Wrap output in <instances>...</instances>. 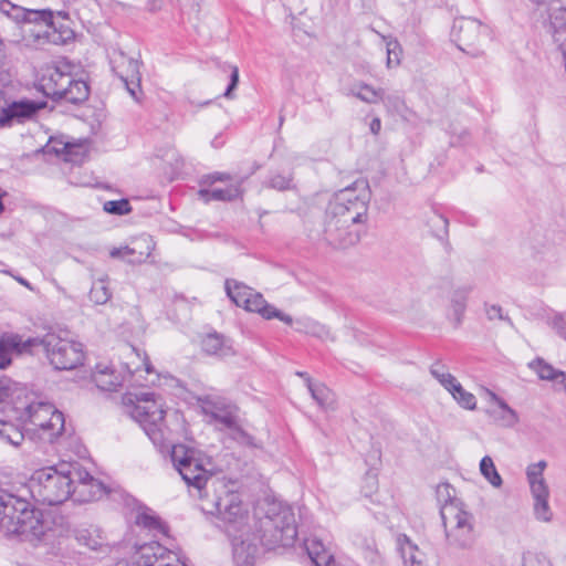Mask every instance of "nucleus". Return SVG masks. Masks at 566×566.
<instances>
[{"instance_id": "9d476101", "label": "nucleus", "mask_w": 566, "mask_h": 566, "mask_svg": "<svg viewBox=\"0 0 566 566\" xmlns=\"http://www.w3.org/2000/svg\"><path fill=\"white\" fill-rule=\"evenodd\" d=\"M22 418L39 429L42 439L53 442L64 431V415L52 403L36 401L30 403Z\"/></svg>"}, {"instance_id": "5701e85b", "label": "nucleus", "mask_w": 566, "mask_h": 566, "mask_svg": "<svg viewBox=\"0 0 566 566\" xmlns=\"http://www.w3.org/2000/svg\"><path fill=\"white\" fill-rule=\"evenodd\" d=\"M93 381L101 390L112 391L122 386L123 376L112 365L99 363L92 374Z\"/></svg>"}, {"instance_id": "b1692460", "label": "nucleus", "mask_w": 566, "mask_h": 566, "mask_svg": "<svg viewBox=\"0 0 566 566\" xmlns=\"http://www.w3.org/2000/svg\"><path fill=\"white\" fill-rule=\"evenodd\" d=\"M244 179L241 178L238 182L230 185L226 188H201L198 191V196L205 200L206 202H209L211 200L213 201H233L242 196V184Z\"/></svg>"}, {"instance_id": "6e6d98bb", "label": "nucleus", "mask_w": 566, "mask_h": 566, "mask_svg": "<svg viewBox=\"0 0 566 566\" xmlns=\"http://www.w3.org/2000/svg\"><path fill=\"white\" fill-rule=\"evenodd\" d=\"M451 491H453V489L448 483L440 484V485H438V489H437V492H438L439 495H442L443 493H446L448 499H451Z\"/></svg>"}, {"instance_id": "2f4dec72", "label": "nucleus", "mask_w": 566, "mask_h": 566, "mask_svg": "<svg viewBox=\"0 0 566 566\" xmlns=\"http://www.w3.org/2000/svg\"><path fill=\"white\" fill-rule=\"evenodd\" d=\"M24 441V433L11 421L0 420V442L18 448Z\"/></svg>"}, {"instance_id": "f3484780", "label": "nucleus", "mask_w": 566, "mask_h": 566, "mask_svg": "<svg viewBox=\"0 0 566 566\" xmlns=\"http://www.w3.org/2000/svg\"><path fill=\"white\" fill-rule=\"evenodd\" d=\"M38 347V336L23 338L14 333L0 336V368L4 369L12 361L13 354H31Z\"/></svg>"}, {"instance_id": "37998d69", "label": "nucleus", "mask_w": 566, "mask_h": 566, "mask_svg": "<svg viewBox=\"0 0 566 566\" xmlns=\"http://www.w3.org/2000/svg\"><path fill=\"white\" fill-rule=\"evenodd\" d=\"M111 292L105 280H97L90 291V298L96 304H105L111 298Z\"/></svg>"}, {"instance_id": "bf43d9fd", "label": "nucleus", "mask_w": 566, "mask_h": 566, "mask_svg": "<svg viewBox=\"0 0 566 566\" xmlns=\"http://www.w3.org/2000/svg\"><path fill=\"white\" fill-rule=\"evenodd\" d=\"M17 281H18L20 284H22V285H24L25 287H28L29 290H33V289H32V286H31V284H30L25 279H23V277H17Z\"/></svg>"}, {"instance_id": "5fc2aeb1", "label": "nucleus", "mask_w": 566, "mask_h": 566, "mask_svg": "<svg viewBox=\"0 0 566 566\" xmlns=\"http://www.w3.org/2000/svg\"><path fill=\"white\" fill-rule=\"evenodd\" d=\"M369 129L374 135H378L381 129V120L378 117L371 119L369 124Z\"/></svg>"}, {"instance_id": "423d86ee", "label": "nucleus", "mask_w": 566, "mask_h": 566, "mask_svg": "<svg viewBox=\"0 0 566 566\" xmlns=\"http://www.w3.org/2000/svg\"><path fill=\"white\" fill-rule=\"evenodd\" d=\"M39 90L52 101H64L74 105L84 103L90 96V86L85 81L75 78L59 67L49 70L40 78Z\"/></svg>"}, {"instance_id": "c9c22d12", "label": "nucleus", "mask_w": 566, "mask_h": 566, "mask_svg": "<svg viewBox=\"0 0 566 566\" xmlns=\"http://www.w3.org/2000/svg\"><path fill=\"white\" fill-rule=\"evenodd\" d=\"M296 331L313 334L319 338H327L328 332L319 321H285Z\"/></svg>"}, {"instance_id": "49530a36", "label": "nucleus", "mask_w": 566, "mask_h": 566, "mask_svg": "<svg viewBox=\"0 0 566 566\" xmlns=\"http://www.w3.org/2000/svg\"><path fill=\"white\" fill-rule=\"evenodd\" d=\"M223 70L230 71V82L223 93V96L227 98H232L233 97L232 92L237 88L238 83H239V69L235 65L224 64Z\"/></svg>"}, {"instance_id": "20e7f679", "label": "nucleus", "mask_w": 566, "mask_h": 566, "mask_svg": "<svg viewBox=\"0 0 566 566\" xmlns=\"http://www.w3.org/2000/svg\"><path fill=\"white\" fill-rule=\"evenodd\" d=\"M75 463L60 462L34 471L30 480L33 497L48 505H57L69 500L73 490V475H81L74 470Z\"/></svg>"}, {"instance_id": "f257e3e1", "label": "nucleus", "mask_w": 566, "mask_h": 566, "mask_svg": "<svg viewBox=\"0 0 566 566\" xmlns=\"http://www.w3.org/2000/svg\"><path fill=\"white\" fill-rule=\"evenodd\" d=\"M127 415L143 428L155 447L171 448V460L184 481L197 489L201 509L217 515L226 524H239L247 517L240 495L223 479L214 478L205 468L199 451L185 444H172L165 422L164 403L154 392L127 394L123 398Z\"/></svg>"}, {"instance_id": "1a4fd4ad", "label": "nucleus", "mask_w": 566, "mask_h": 566, "mask_svg": "<svg viewBox=\"0 0 566 566\" xmlns=\"http://www.w3.org/2000/svg\"><path fill=\"white\" fill-rule=\"evenodd\" d=\"M224 290L232 303L249 313L259 314L262 318H291L269 304L260 292L242 282L227 279Z\"/></svg>"}, {"instance_id": "4be33fe9", "label": "nucleus", "mask_w": 566, "mask_h": 566, "mask_svg": "<svg viewBox=\"0 0 566 566\" xmlns=\"http://www.w3.org/2000/svg\"><path fill=\"white\" fill-rule=\"evenodd\" d=\"M202 349L212 356L221 358L235 355L232 340L224 335L212 332L201 339Z\"/></svg>"}, {"instance_id": "a19ab883", "label": "nucleus", "mask_w": 566, "mask_h": 566, "mask_svg": "<svg viewBox=\"0 0 566 566\" xmlns=\"http://www.w3.org/2000/svg\"><path fill=\"white\" fill-rule=\"evenodd\" d=\"M0 11L22 25L28 9L14 4L10 0H0Z\"/></svg>"}, {"instance_id": "4468645a", "label": "nucleus", "mask_w": 566, "mask_h": 566, "mask_svg": "<svg viewBox=\"0 0 566 566\" xmlns=\"http://www.w3.org/2000/svg\"><path fill=\"white\" fill-rule=\"evenodd\" d=\"M111 66L117 77L125 84L129 94L137 99L140 73L137 60L127 56L122 51H114L111 56Z\"/></svg>"}, {"instance_id": "4c0bfd02", "label": "nucleus", "mask_w": 566, "mask_h": 566, "mask_svg": "<svg viewBox=\"0 0 566 566\" xmlns=\"http://www.w3.org/2000/svg\"><path fill=\"white\" fill-rule=\"evenodd\" d=\"M135 523L138 526H143L144 528H147L149 531H156L158 533H166V527L161 523V521L150 514L148 511H142L136 515Z\"/></svg>"}, {"instance_id": "c03bdc74", "label": "nucleus", "mask_w": 566, "mask_h": 566, "mask_svg": "<svg viewBox=\"0 0 566 566\" xmlns=\"http://www.w3.org/2000/svg\"><path fill=\"white\" fill-rule=\"evenodd\" d=\"M265 187L285 191L293 188V177L292 175H282V174H272L266 181L264 182Z\"/></svg>"}, {"instance_id": "2eb2a0df", "label": "nucleus", "mask_w": 566, "mask_h": 566, "mask_svg": "<svg viewBox=\"0 0 566 566\" xmlns=\"http://www.w3.org/2000/svg\"><path fill=\"white\" fill-rule=\"evenodd\" d=\"M78 476L73 475V490L72 495L74 501L80 503L91 502L99 500L105 493L106 489L104 484L97 479L93 478L81 464L75 463V469Z\"/></svg>"}, {"instance_id": "603ef678", "label": "nucleus", "mask_w": 566, "mask_h": 566, "mask_svg": "<svg viewBox=\"0 0 566 566\" xmlns=\"http://www.w3.org/2000/svg\"><path fill=\"white\" fill-rule=\"evenodd\" d=\"M523 566H552V565L546 560H541L535 557H528V558H524Z\"/></svg>"}, {"instance_id": "c756f323", "label": "nucleus", "mask_w": 566, "mask_h": 566, "mask_svg": "<svg viewBox=\"0 0 566 566\" xmlns=\"http://www.w3.org/2000/svg\"><path fill=\"white\" fill-rule=\"evenodd\" d=\"M528 367L534 370L543 380L554 381L557 385L559 381L566 380V374L562 370L555 369L552 365L547 364L542 358H536L528 364Z\"/></svg>"}, {"instance_id": "9b49d317", "label": "nucleus", "mask_w": 566, "mask_h": 566, "mask_svg": "<svg viewBox=\"0 0 566 566\" xmlns=\"http://www.w3.org/2000/svg\"><path fill=\"white\" fill-rule=\"evenodd\" d=\"M547 467L545 460L531 463L526 468V478L533 497V512L539 522L548 523L553 518V512L548 504L549 488L544 479V471Z\"/></svg>"}, {"instance_id": "f8f14e48", "label": "nucleus", "mask_w": 566, "mask_h": 566, "mask_svg": "<svg viewBox=\"0 0 566 566\" xmlns=\"http://www.w3.org/2000/svg\"><path fill=\"white\" fill-rule=\"evenodd\" d=\"M134 566H186L177 553L167 549L158 542L140 545L133 559Z\"/></svg>"}, {"instance_id": "8fccbe9b", "label": "nucleus", "mask_w": 566, "mask_h": 566, "mask_svg": "<svg viewBox=\"0 0 566 566\" xmlns=\"http://www.w3.org/2000/svg\"><path fill=\"white\" fill-rule=\"evenodd\" d=\"M232 177L227 172H213L203 176L200 180V186H212L217 181H230Z\"/></svg>"}, {"instance_id": "a211bd4d", "label": "nucleus", "mask_w": 566, "mask_h": 566, "mask_svg": "<svg viewBox=\"0 0 566 566\" xmlns=\"http://www.w3.org/2000/svg\"><path fill=\"white\" fill-rule=\"evenodd\" d=\"M360 232L361 226L353 227L350 223L338 221L336 222V231L334 234L337 241H334L328 232V216H325L323 238L335 249H346L356 244L360 239Z\"/></svg>"}, {"instance_id": "72a5a7b5", "label": "nucleus", "mask_w": 566, "mask_h": 566, "mask_svg": "<svg viewBox=\"0 0 566 566\" xmlns=\"http://www.w3.org/2000/svg\"><path fill=\"white\" fill-rule=\"evenodd\" d=\"M76 541L80 545L86 546L92 551L102 549L104 546V538L102 532L97 527L80 530L76 533Z\"/></svg>"}, {"instance_id": "de8ad7c7", "label": "nucleus", "mask_w": 566, "mask_h": 566, "mask_svg": "<svg viewBox=\"0 0 566 566\" xmlns=\"http://www.w3.org/2000/svg\"><path fill=\"white\" fill-rule=\"evenodd\" d=\"M364 484L361 485V492L365 496H370L376 492L378 488L377 474L373 471H368L364 476Z\"/></svg>"}, {"instance_id": "13d9d810", "label": "nucleus", "mask_w": 566, "mask_h": 566, "mask_svg": "<svg viewBox=\"0 0 566 566\" xmlns=\"http://www.w3.org/2000/svg\"><path fill=\"white\" fill-rule=\"evenodd\" d=\"M144 365H145V370L149 374L153 371V367H151V364L148 359L147 356H145V359H144Z\"/></svg>"}, {"instance_id": "7ed1b4c3", "label": "nucleus", "mask_w": 566, "mask_h": 566, "mask_svg": "<svg viewBox=\"0 0 566 566\" xmlns=\"http://www.w3.org/2000/svg\"><path fill=\"white\" fill-rule=\"evenodd\" d=\"M0 532L34 541L44 535L45 525L41 514L27 500L0 490Z\"/></svg>"}, {"instance_id": "680f3d73", "label": "nucleus", "mask_w": 566, "mask_h": 566, "mask_svg": "<svg viewBox=\"0 0 566 566\" xmlns=\"http://www.w3.org/2000/svg\"><path fill=\"white\" fill-rule=\"evenodd\" d=\"M562 20L564 21V27L566 29V8H564L562 11Z\"/></svg>"}, {"instance_id": "bb28decb", "label": "nucleus", "mask_w": 566, "mask_h": 566, "mask_svg": "<svg viewBox=\"0 0 566 566\" xmlns=\"http://www.w3.org/2000/svg\"><path fill=\"white\" fill-rule=\"evenodd\" d=\"M398 547L405 566H426V554L408 536L398 537Z\"/></svg>"}, {"instance_id": "7c9ffc66", "label": "nucleus", "mask_w": 566, "mask_h": 566, "mask_svg": "<svg viewBox=\"0 0 566 566\" xmlns=\"http://www.w3.org/2000/svg\"><path fill=\"white\" fill-rule=\"evenodd\" d=\"M491 398L496 402L497 409L492 411L496 421L503 427H513L518 422V416L503 399L499 398L495 394L491 392Z\"/></svg>"}, {"instance_id": "f03ea898", "label": "nucleus", "mask_w": 566, "mask_h": 566, "mask_svg": "<svg viewBox=\"0 0 566 566\" xmlns=\"http://www.w3.org/2000/svg\"><path fill=\"white\" fill-rule=\"evenodd\" d=\"M370 198L369 184L364 178L355 180L333 196L328 202L326 216H328V232L334 241H337L334 237L336 222L343 221L353 227L366 222Z\"/></svg>"}, {"instance_id": "39448f33", "label": "nucleus", "mask_w": 566, "mask_h": 566, "mask_svg": "<svg viewBox=\"0 0 566 566\" xmlns=\"http://www.w3.org/2000/svg\"><path fill=\"white\" fill-rule=\"evenodd\" d=\"M260 541L268 548L290 546L297 536L295 515L292 509L282 503H271L266 514L260 518Z\"/></svg>"}, {"instance_id": "79ce46f5", "label": "nucleus", "mask_w": 566, "mask_h": 566, "mask_svg": "<svg viewBox=\"0 0 566 566\" xmlns=\"http://www.w3.org/2000/svg\"><path fill=\"white\" fill-rule=\"evenodd\" d=\"M429 223L432 228L433 234L441 241L447 240L449 233V220L439 213H434L430 218ZM446 245L449 247V242L446 241Z\"/></svg>"}, {"instance_id": "4d7b16f0", "label": "nucleus", "mask_w": 566, "mask_h": 566, "mask_svg": "<svg viewBox=\"0 0 566 566\" xmlns=\"http://www.w3.org/2000/svg\"><path fill=\"white\" fill-rule=\"evenodd\" d=\"M564 324H565V321L563 319H559V321H553V328L557 331V333L565 337L566 338V335H564L563 333V329H564Z\"/></svg>"}, {"instance_id": "393cba45", "label": "nucleus", "mask_w": 566, "mask_h": 566, "mask_svg": "<svg viewBox=\"0 0 566 566\" xmlns=\"http://www.w3.org/2000/svg\"><path fill=\"white\" fill-rule=\"evenodd\" d=\"M49 24L50 28L45 29L41 44L51 43L61 45L65 44L74 38V32L69 25H66L64 22H61L60 20H55L54 12L52 13V18L50 19Z\"/></svg>"}, {"instance_id": "473e14b6", "label": "nucleus", "mask_w": 566, "mask_h": 566, "mask_svg": "<svg viewBox=\"0 0 566 566\" xmlns=\"http://www.w3.org/2000/svg\"><path fill=\"white\" fill-rule=\"evenodd\" d=\"M258 547L247 541L233 544V559L237 566H253Z\"/></svg>"}, {"instance_id": "6e6552de", "label": "nucleus", "mask_w": 566, "mask_h": 566, "mask_svg": "<svg viewBox=\"0 0 566 566\" xmlns=\"http://www.w3.org/2000/svg\"><path fill=\"white\" fill-rule=\"evenodd\" d=\"M441 518L450 545L469 548L474 543L473 515L454 501L441 507Z\"/></svg>"}, {"instance_id": "0eeeda50", "label": "nucleus", "mask_w": 566, "mask_h": 566, "mask_svg": "<svg viewBox=\"0 0 566 566\" xmlns=\"http://www.w3.org/2000/svg\"><path fill=\"white\" fill-rule=\"evenodd\" d=\"M38 346L44 348L50 364L55 369H75L85 358L83 344L62 336L61 333L49 332L42 338L38 337Z\"/></svg>"}, {"instance_id": "ea45409f", "label": "nucleus", "mask_w": 566, "mask_h": 566, "mask_svg": "<svg viewBox=\"0 0 566 566\" xmlns=\"http://www.w3.org/2000/svg\"><path fill=\"white\" fill-rule=\"evenodd\" d=\"M454 400L463 408L473 410L476 407L475 396L467 391L460 382L450 391Z\"/></svg>"}, {"instance_id": "dca6fc26", "label": "nucleus", "mask_w": 566, "mask_h": 566, "mask_svg": "<svg viewBox=\"0 0 566 566\" xmlns=\"http://www.w3.org/2000/svg\"><path fill=\"white\" fill-rule=\"evenodd\" d=\"M199 403L203 413L210 416L226 428L235 426L237 408L227 399L220 396L207 395L199 398Z\"/></svg>"}, {"instance_id": "864d4df0", "label": "nucleus", "mask_w": 566, "mask_h": 566, "mask_svg": "<svg viewBox=\"0 0 566 566\" xmlns=\"http://www.w3.org/2000/svg\"><path fill=\"white\" fill-rule=\"evenodd\" d=\"M488 318H504L503 315H502L501 307L492 305L488 310Z\"/></svg>"}, {"instance_id": "e2e57ef3", "label": "nucleus", "mask_w": 566, "mask_h": 566, "mask_svg": "<svg viewBox=\"0 0 566 566\" xmlns=\"http://www.w3.org/2000/svg\"><path fill=\"white\" fill-rule=\"evenodd\" d=\"M296 376L302 377L306 380V376H308L306 373L303 371H296Z\"/></svg>"}, {"instance_id": "aec40b11", "label": "nucleus", "mask_w": 566, "mask_h": 566, "mask_svg": "<svg viewBox=\"0 0 566 566\" xmlns=\"http://www.w3.org/2000/svg\"><path fill=\"white\" fill-rule=\"evenodd\" d=\"M483 25L475 19L467 18L457 20L453 24V33L457 35L458 46L464 51V46L471 48L479 42Z\"/></svg>"}, {"instance_id": "a878e982", "label": "nucleus", "mask_w": 566, "mask_h": 566, "mask_svg": "<svg viewBox=\"0 0 566 566\" xmlns=\"http://www.w3.org/2000/svg\"><path fill=\"white\" fill-rule=\"evenodd\" d=\"M305 549L314 566H337L334 556L317 537L306 538Z\"/></svg>"}, {"instance_id": "c85d7f7f", "label": "nucleus", "mask_w": 566, "mask_h": 566, "mask_svg": "<svg viewBox=\"0 0 566 566\" xmlns=\"http://www.w3.org/2000/svg\"><path fill=\"white\" fill-rule=\"evenodd\" d=\"M349 94L367 104H376L384 99L385 91L382 88H375L364 82H358L352 85Z\"/></svg>"}, {"instance_id": "ddd939ff", "label": "nucleus", "mask_w": 566, "mask_h": 566, "mask_svg": "<svg viewBox=\"0 0 566 566\" xmlns=\"http://www.w3.org/2000/svg\"><path fill=\"white\" fill-rule=\"evenodd\" d=\"M46 106L44 101H33L22 98L9 103L6 107L0 108V127L7 128L14 124H22L33 118L39 111Z\"/></svg>"}, {"instance_id": "58836bf2", "label": "nucleus", "mask_w": 566, "mask_h": 566, "mask_svg": "<svg viewBox=\"0 0 566 566\" xmlns=\"http://www.w3.org/2000/svg\"><path fill=\"white\" fill-rule=\"evenodd\" d=\"M386 43L387 50V67L399 65L401 55V45L397 39L392 36L380 35Z\"/></svg>"}, {"instance_id": "3c124183", "label": "nucleus", "mask_w": 566, "mask_h": 566, "mask_svg": "<svg viewBox=\"0 0 566 566\" xmlns=\"http://www.w3.org/2000/svg\"><path fill=\"white\" fill-rule=\"evenodd\" d=\"M11 391V381L6 377H0V402L3 401Z\"/></svg>"}, {"instance_id": "6ab92c4d", "label": "nucleus", "mask_w": 566, "mask_h": 566, "mask_svg": "<svg viewBox=\"0 0 566 566\" xmlns=\"http://www.w3.org/2000/svg\"><path fill=\"white\" fill-rule=\"evenodd\" d=\"M53 11L50 9H28L24 21L21 25L22 32L25 35L33 38L36 44H41L43 40L44 31L50 28V19L52 18Z\"/></svg>"}, {"instance_id": "cd10ccee", "label": "nucleus", "mask_w": 566, "mask_h": 566, "mask_svg": "<svg viewBox=\"0 0 566 566\" xmlns=\"http://www.w3.org/2000/svg\"><path fill=\"white\" fill-rule=\"evenodd\" d=\"M306 387L316 401V403L323 409L333 408L334 394L323 382H314L310 376H306Z\"/></svg>"}, {"instance_id": "09e8293b", "label": "nucleus", "mask_w": 566, "mask_h": 566, "mask_svg": "<svg viewBox=\"0 0 566 566\" xmlns=\"http://www.w3.org/2000/svg\"><path fill=\"white\" fill-rule=\"evenodd\" d=\"M468 292H469V290L454 292V295L452 298V306L454 310V314L458 317L463 315V313H464V307H465L464 300H465V295L468 294Z\"/></svg>"}, {"instance_id": "412c9836", "label": "nucleus", "mask_w": 566, "mask_h": 566, "mask_svg": "<svg viewBox=\"0 0 566 566\" xmlns=\"http://www.w3.org/2000/svg\"><path fill=\"white\" fill-rule=\"evenodd\" d=\"M139 243H144L145 244V251L144 250H140V251H137L136 248H130L129 245H125V247H119V248H113L111 251H109V255L111 258L113 259H126L128 260L129 263H143L144 261H146L154 248H155V243L153 241V239L149 237V235H142L138 238V241H137V244Z\"/></svg>"}, {"instance_id": "f704fd0d", "label": "nucleus", "mask_w": 566, "mask_h": 566, "mask_svg": "<svg viewBox=\"0 0 566 566\" xmlns=\"http://www.w3.org/2000/svg\"><path fill=\"white\" fill-rule=\"evenodd\" d=\"M430 374L449 392L459 382L455 377L449 373L448 367L440 360L434 361L430 366Z\"/></svg>"}, {"instance_id": "0e129e2a", "label": "nucleus", "mask_w": 566, "mask_h": 566, "mask_svg": "<svg viewBox=\"0 0 566 566\" xmlns=\"http://www.w3.org/2000/svg\"><path fill=\"white\" fill-rule=\"evenodd\" d=\"M283 120H284V119H283V117L281 116V117H280V125H282V124H283Z\"/></svg>"}, {"instance_id": "e433bc0d", "label": "nucleus", "mask_w": 566, "mask_h": 566, "mask_svg": "<svg viewBox=\"0 0 566 566\" xmlns=\"http://www.w3.org/2000/svg\"><path fill=\"white\" fill-rule=\"evenodd\" d=\"M480 472L492 486L500 488L502 485V478L499 474L491 457L485 455L482 458L480 462Z\"/></svg>"}, {"instance_id": "a18cd8bd", "label": "nucleus", "mask_w": 566, "mask_h": 566, "mask_svg": "<svg viewBox=\"0 0 566 566\" xmlns=\"http://www.w3.org/2000/svg\"><path fill=\"white\" fill-rule=\"evenodd\" d=\"M103 209L111 214L124 216L130 212L132 207L127 199H119L106 201Z\"/></svg>"}, {"instance_id": "052dcab7", "label": "nucleus", "mask_w": 566, "mask_h": 566, "mask_svg": "<svg viewBox=\"0 0 566 566\" xmlns=\"http://www.w3.org/2000/svg\"><path fill=\"white\" fill-rule=\"evenodd\" d=\"M137 241H138V239H136V240L134 241V245H133L132 248H136V249H137V251H140V250H144V251H145V249H146V248H145V244H144V243H139V244H137Z\"/></svg>"}]
</instances>
